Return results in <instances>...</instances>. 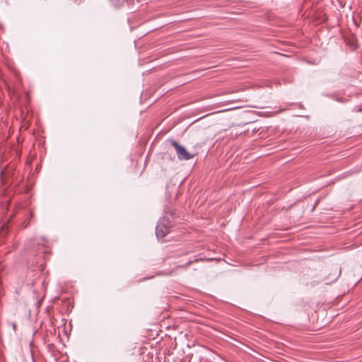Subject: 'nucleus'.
Returning a JSON list of instances; mask_svg holds the SVG:
<instances>
[{"label":"nucleus","mask_w":362,"mask_h":362,"mask_svg":"<svg viewBox=\"0 0 362 362\" xmlns=\"http://www.w3.org/2000/svg\"><path fill=\"white\" fill-rule=\"evenodd\" d=\"M171 224L168 219L160 220L156 227V235L158 239L163 238L170 231Z\"/></svg>","instance_id":"nucleus-1"},{"label":"nucleus","mask_w":362,"mask_h":362,"mask_svg":"<svg viewBox=\"0 0 362 362\" xmlns=\"http://www.w3.org/2000/svg\"><path fill=\"white\" fill-rule=\"evenodd\" d=\"M170 144L175 148L178 159L188 160L194 157V154L189 153L184 146L179 144L175 140H170Z\"/></svg>","instance_id":"nucleus-2"},{"label":"nucleus","mask_w":362,"mask_h":362,"mask_svg":"<svg viewBox=\"0 0 362 362\" xmlns=\"http://www.w3.org/2000/svg\"><path fill=\"white\" fill-rule=\"evenodd\" d=\"M199 260H203V259H195L194 260H190V261H189L188 262H187L185 264L178 266L177 267H179V268H184V269H186V268H187V267H188L191 264H192L193 262H198V261H199Z\"/></svg>","instance_id":"nucleus-3"},{"label":"nucleus","mask_w":362,"mask_h":362,"mask_svg":"<svg viewBox=\"0 0 362 362\" xmlns=\"http://www.w3.org/2000/svg\"><path fill=\"white\" fill-rule=\"evenodd\" d=\"M37 303V305H38V306H40V303H41V301H40V300H38Z\"/></svg>","instance_id":"nucleus-4"}]
</instances>
